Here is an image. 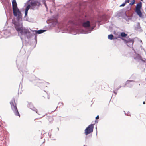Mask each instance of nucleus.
I'll return each instance as SVG.
<instances>
[{"label": "nucleus", "mask_w": 146, "mask_h": 146, "mask_svg": "<svg viewBox=\"0 0 146 146\" xmlns=\"http://www.w3.org/2000/svg\"><path fill=\"white\" fill-rule=\"evenodd\" d=\"M98 21L92 19L90 20L86 18L83 19L81 22V25L84 29L76 27V23L72 20H69L65 26L63 25L64 29L67 31L74 32L73 34H88L90 33L96 26Z\"/></svg>", "instance_id": "f257e3e1"}, {"label": "nucleus", "mask_w": 146, "mask_h": 146, "mask_svg": "<svg viewBox=\"0 0 146 146\" xmlns=\"http://www.w3.org/2000/svg\"><path fill=\"white\" fill-rule=\"evenodd\" d=\"M99 0H89L87 1H78L73 8L72 5L70 3H68L64 7L66 8H70L75 15H79L83 14L84 9L87 7L90 8L95 7L97 5Z\"/></svg>", "instance_id": "f03ea898"}, {"label": "nucleus", "mask_w": 146, "mask_h": 146, "mask_svg": "<svg viewBox=\"0 0 146 146\" xmlns=\"http://www.w3.org/2000/svg\"><path fill=\"white\" fill-rule=\"evenodd\" d=\"M13 13L16 19H12V23L15 25L16 24L22 22V14L21 11L18 7L16 0H12V1Z\"/></svg>", "instance_id": "7ed1b4c3"}, {"label": "nucleus", "mask_w": 146, "mask_h": 146, "mask_svg": "<svg viewBox=\"0 0 146 146\" xmlns=\"http://www.w3.org/2000/svg\"><path fill=\"white\" fill-rule=\"evenodd\" d=\"M14 26L16 30L18 33H20L22 35L27 37L28 39L31 38V33L28 29L23 27L22 22L16 24Z\"/></svg>", "instance_id": "20e7f679"}, {"label": "nucleus", "mask_w": 146, "mask_h": 146, "mask_svg": "<svg viewBox=\"0 0 146 146\" xmlns=\"http://www.w3.org/2000/svg\"><path fill=\"white\" fill-rule=\"evenodd\" d=\"M29 5L31 6V9L33 10H38L40 6H42L40 1L38 0H28Z\"/></svg>", "instance_id": "39448f33"}, {"label": "nucleus", "mask_w": 146, "mask_h": 146, "mask_svg": "<svg viewBox=\"0 0 146 146\" xmlns=\"http://www.w3.org/2000/svg\"><path fill=\"white\" fill-rule=\"evenodd\" d=\"M10 103L12 110L13 111L15 115L16 116H19L20 117V115L17 110L14 98H13L10 101Z\"/></svg>", "instance_id": "423d86ee"}, {"label": "nucleus", "mask_w": 146, "mask_h": 146, "mask_svg": "<svg viewBox=\"0 0 146 146\" xmlns=\"http://www.w3.org/2000/svg\"><path fill=\"white\" fill-rule=\"evenodd\" d=\"M94 124H92L89 125L86 127L84 131V133L86 135L85 138L86 141H88V137L87 136L88 134L92 133L93 131Z\"/></svg>", "instance_id": "0eeeda50"}, {"label": "nucleus", "mask_w": 146, "mask_h": 146, "mask_svg": "<svg viewBox=\"0 0 146 146\" xmlns=\"http://www.w3.org/2000/svg\"><path fill=\"white\" fill-rule=\"evenodd\" d=\"M142 7V5L141 2H140L137 4L136 7L135 12L140 17H142V13L141 11Z\"/></svg>", "instance_id": "6e6552de"}, {"label": "nucleus", "mask_w": 146, "mask_h": 146, "mask_svg": "<svg viewBox=\"0 0 146 146\" xmlns=\"http://www.w3.org/2000/svg\"><path fill=\"white\" fill-rule=\"evenodd\" d=\"M121 39L123 40L127 46L131 47L134 42V40L133 39H131L129 38L127 39H126L123 38H121Z\"/></svg>", "instance_id": "1a4fd4ad"}, {"label": "nucleus", "mask_w": 146, "mask_h": 146, "mask_svg": "<svg viewBox=\"0 0 146 146\" xmlns=\"http://www.w3.org/2000/svg\"><path fill=\"white\" fill-rule=\"evenodd\" d=\"M58 15H53L51 17L50 19L51 22H52V24L54 26L58 23Z\"/></svg>", "instance_id": "9d476101"}, {"label": "nucleus", "mask_w": 146, "mask_h": 146, "mask_svg": "<svg viewBox=\"0 0 146 146\" xmlns=\"http://www.w3.org/2000/svg\"><path fill=\"white\" fill-rule=\"evenodd\" d=\"M134 58L137 61L139 62L141 60L142 57L139 54L135 53L134 55Z\"/></svg>", "instance_id": "9b49d317"}, {"label": "nucleus", "mask_w": 146, "mask_h": 146, "mask_svg": "<svg viewBox=\"0 0 146 146\" xmlns=\"http://www.w3.org/2000/svg\"><path fill=\"white\" fill-rule=\"evenodd\" d=\"M27 106L30 109H31L33 111L36 112L39 115L36 109L33 107V104L32 103H29Z\"/></svg>", "instance_id": "f8f14e48"}, {"label": "nucleus", "mask_w": 146, "mask_h": 146, "mask_svg": "<svg viewBox=\"0 0 146 146\" xmlns=\"http://www.w3.org/2000/svg\"><path fill=\"white\" fill-rule=\"evenodd\" d=\"M46 31V30L44 29H40L38 30H35L33 31V32H34L36 34H41Z\"/></svg>", "instance_id": "ddd939ff"}, {"label": "nucleus", "mask_w": 146, "mask_h": 146, "mask_svg": "<svg viewBox=\"0 0 146 146\" xmlns=\"http://www.w3.org/2000/svg\"><path fill=\"white\" fill-rule=\"evenodd\" d=\"M134 29L136 31H140L141 29V27L140 26V23L139 22H138L136 25H135L134 27Z\"/></svg>", "instance_id": "4468645a"}, {"label": "nucleus", "mask_w": 146, "mask_h": 146, "mask_svg": "<svg viewBox=\"0 0 146 146\" xmlns=\"http://www.w3.org/2000/svg\"><path fill=\"white\" fill-rule=\"evenodd\" d=\"M108 39L110 40H114L117 39L116 38H115L114 35L112 34L109 35H108Z\"/></svg>", "instance_id": "2eb2a0df"}, {"label": "nucleus", "mask_w": 146, "mask_h": 146, "mask_svg": "<svg viewBox=\"0 0 146 146\" xmlns=\"http://www.w3.org/2000/svg\"><path fill=\"white\" fill-rule=\"evenodd\" d=\"M127 34L125 33L124 32H122L121 33L120 35H119V37L121 39V38L120 37H125L127 36Z\"/></svg>", "instance_id": "dca6fc26"}, {"label": "nucleus", "mask_w": 146, "mask_h": 146, "mask_svg": "<svg viewBox=\"0 0 146 146\" xmlns=\"http://www.w3.org/2000/svg\"><path fill=\"white\" fill-rule=\"evenodd\" d=\"M31 9V6L30 5H29V3L28 5L25 7V11H28L29 9Z\"/></svg>", "instance_id": "f3484780"}, {"label": "nucleus", "mask_w": 146, "mask_h": 146, "mask_svg": "<svg viewBox=\"0 0 146 146\" xmlns=\"http://www.w3.org/2000/svg\"><path fill=\"white\" fill-rule=\"evenodd\" d=\"M135 0H132L131 2L129 3V5H132L133 4L135 3Z\"/></svg>", "instance_id": "a211bd4d"}, {"label": "nucleus", "mask_w": 146, "mask_h": 146, "mask_svg": "<svg viewBox=\"0 0 146 146\" xmlns=\"http://www.w3.org/2000/svg\"><path fill=\"white\" fill-rule=\"evenodd\" d=\"M47 119H48V121L50 122L51 121H52L53 119L51 117H47Z\"/></svg>", "instance_id": "6ab92c4d"}, {"label": "nucleus", "mask_w": 146, "mask_h": 146, "mask_svg": "<svg viewBox=\"0 0 146 146\" xmlns=\"http://www.w3.org/2000/svg\"><path fill=\"white\" fill-rule=\"evenodd\" d=\"M134 81H133V80H127V81L126 82L125 85L124 86V87H125L126 85L128 84H129V82H133Z\"/></svg>", "instance_id": "aec40b11"}, {"label": "nucleus", "mask_w": 146, "mask_h": 146, "mask_svg": "<svg viewBox=\"0 0 146 146\" xmlns=\"http://www.w3.org/2000/svg\"><path fill=\"white\" fill-rule=\"evenodd\" d=\"M49 84L48 82H44L42 83V85H44V86H45L46 87H47V85Z\"/></svg>", "instance_id": "412c9836"}, {"label": "nucleus", "mask_w": 146, "mask_h": 146, "mask_svg": "<svg viewBox=\"0 0 146 146\" xmlns=\"http://www.w3.org/2000/svg\"><path fill=\"white\" fill-rule=\"evenodd\" d=\"M28 13V11H25L24 18H26V17L27 16Z\"/></svg>", "instance_id": "4be33fe9"}, {"label": "nucleus", "mask_w": 146, "mask_h": 146, "mask_svg": "<svg viewBox=\"0 0 146 146\" xmlns=\"http://www.w3.org/2000/svg\"><path fill=\"white\" fill-rule=\"evenodd\" d=\"M37 36L36 34L35 35L34 39L36 41V44L37 42Z\"/></svg>", "instance_id": "5701e85b"}, {"label": "nucleus", "mask_w": 146, "mask_h": 146, "mask_svg": "<svg viewBox=\"0 0 146 146\" xmlns=\"http://www.w3.org/2000/svg\"><path fill=\"white\" fill-rule=\"evenodd\" d=\"M124 112L125 113V111H124ZM125 115H127V116H131V115L130 114V112L129 111H128L127 112V113H125Z\"/></svg>", "instance_id": "b1692460"}, {"label": "nucleus", "mask_w": 146, "mask_h": 146, "mask_svg": "<svg viewBox=\"0 0 146 146\" xmlns=\"http://www.w3.org/2000/svg\"><path fill=\"white\" fill-rule=\"evenodd\" d=\"M126 5L125 3V2L123 3L122 4H121L120 6V7H124Z\"/></svg>", "instance_id": "393cba45"}, {"label": "nucleus", "mask_w": 146, "mask_h": 146, "mask_svg": "<svg viewBox=\"0 0 146 146\" xmlns=\"http://www.w3.org/2000/svg\"><path fill=\"white\" fill-rule=\"evenodd\" d=\"M25 64H21V66L23 65V66H25L27 64V62H25Z\"/></svg>", "instance_id": "a878e982"}, {"label": "nucleus", "mask_w": 146, "mask_h": 146, "mask_svg": "<svg viewBox=\"0 0 146 146\" xmlns=\"http://www.w3.org/2000/svg\"><path fill=\"white\" fill-rule=\"evenodd\" d=\"M133 84H129V85H128L127 86V87H132L133 86Z\"/></svg>", "instance_id": "bb28decb"}, {"label": "nucleus", "mask_w": 146, "mask_h": 146, "mask_svg": "<svg viewBox=\"0 0 146 146\" xmlns=\"http://www.w3.org/2000/svg\"><path fill=\"white\" fill-rule=\"evenodd\" d=\"M63 103L62 102H59L58 104V105L60 106H61L62 105H63Z\"/></svg>", "instance_id": "cd10ccee"}, {"label": "nucleus", "mask_w": 146, "mask_h": 146, "mask_svg": "<svg viewBox=\"0 0 146 146\" xmlns=\"http://www.w3.org/2000/svg\"><path fill=\"white\" fill-rule=\"evenodd\" d=\"M25 20L27 21H29V18L28 17V16H27L26 18H25Z\"/></svg>", "instance_id": "c85d7f7f"}, {"label": "nucleus", "mask_w": 146, "mask_h": 146, "mask_svg": "<svg viewBox=\"0 0 146 146\" xmlns=\"http://www.w3.org/2000/svg\"><path fill=\"white\" fill-rule=\"evenodd\" d=\"M130 0H125V3H128L129 2Z\"/></svg>", "instance_id": "c756f323"}, {"label": "nucleus", "mask_w": 146, "mask_h": 146, "mask_svg": "<svg viewBox=\"0 0 146 146\" xmlns=\"http://www.w3.org/2000/svg\"><path fill=\"white\" fill-rule=\"evenodd\" d=\"M99 119V116L98 115L95 118L96 119Z\"/></svg>", "instance_id": "7c9ffc66"}, {"label": "nucleus", "mask_w": 146, "mask_h": 146, "mask_svg": "<svg viewBox=\"0 0 146 146\" xmlns=\"http://www.w3.org/2000/svg\"><path fill=\"white\" fill-rule=\"evenodd\" d=\"M140 60L141 61L143 62H145V60H143L142 59V58H141V60Z\"/></svg>", "instance_id": "2f4dec72"}, {"label": "nucleus", "mask_w": 146, "mask_h": 146, "mask_svg": "<svg viewBox=\"0 0 146 146\" xmlns=\"http://www.w3.org/2000/svg\"><path fill=\"white\" fill-rule=\"evenodd\" d=\"M121 86H119V88H116V90H118L120 88H121Z\"/></svg>", "instance_id": "473e14b6"}, {"label": "nucleus", "mask_w": 146, "mask_h": 146, "mask_svg": "<svg viewBox=\"0 0 146 146\" xmlns=\"http://www.w3.org/2000/svg\"><path fill=\"white\" fill-rule=\"evenodd\" d=\"M51 135H52L51 133L50 134L49 133H48V135L50 137V138L51 137Z\"/></svg>", "instance_id": "72a5a7b5"}, {"label": "nucleus", "mask_w": 146, "mask_h": 146, "mask_svg": "<svg viewBox=\"0 0 146 146\" xmlns=\"http://www.w3.org/2000/svg\"><path fill=\"white\" fill-rule=\"evenodd\" d=\"M113 92L115 94V95L117 94V92H115V91H113Z\"/></svg>", "instance_id": "f704fd0d"}, {"label": "nucleus", "mask_w": 146, "mask_h": 146, "mask_svg": "<svg viewBox=\"0 0 146 146\" xmlns=\"http://www.w3.org/2000/svg\"><path fill=\"white\" fill-rule=\"evenodd\" d=\"M47 98L48 99H50V96H48Z\"/></svg>", "instance_id": "c9c22d12"}, {"label": "nucleus", "mask_w": 146, "mask_h": 146, "mask_svg": "<svg viewBox=\"0 0 146 146\" xmlns=\"http://www.w3.org/2000/svg\"><path fill=\"white\" fill-rule=\"evenodd\" d=\"M46 10L47 11H48V7H47V8H46Z\"/></svg>", "instance_id": "e433bc0d"}, {"label": "nucleus", "mask_w": 146, "mask_h": 146, "mask_svg": "<svg viewBox=\"0 0 146 146\" xmlns=\"http://www.w3.org/2000/svg\"><path fill=\"white\" fill-rule=\"evenodd\" d=\"M22 72H23L22 76L24 75V74L23 71H22Z\"/></svg>", "instance_id": "4c0bfd02"}, {"label": "nucleus", "mask_w": 146, "mask_h": 146, "mask_svg": "<svg viewBox=\"0 0 146 146\" xmlns=\"http://www.w3.org/2000/svg\"><path fill=\"white\" fill-rule=\"evenodd\" d=\"M55 0H52V1H53V2L54 3H55Z\"/></svg>", "instance_id": "58836bf2"}, {"label": "nucleus", "mask_w": 146, "mask_h": 146, "mask_svg": "<svg viewBox=\"0 0 146 146\" xmlns=\"http://www.w3.org/2000/svg\"><path fill=\"white\" fill-rule=\"evenodd\" d=\"M145 104V102L143 101V104Z\"/></svg>", "instance_id": "ea45409f"}, {"label": "nucleus", "mask_w": 146, "mask_h": 146, "mask_svg": "<svg viewBox=\"0 0 146 146\" xmlns=\"http://www.w3.org/2000/svg\"><path fill=\"white\" fill-rule=\"evenodd\" d=\"M57 129H58V131H59V128H58V127H57Z\"/></svg>", "instance_id": "a19ab883"}, {"label": "nucleus", "mask_w": 146, "mask_h": 146, "mask_svg": "<svg viewBox=\"0 0 146 146\" xmlns=\"http://www.w3.org/2000/svg\"><path fill=\"white\" fill-rule=\"evenodd\" d=\"M20 38H21V39H22V38L21 37Z\"/></svg>", "instance_id": "79ce46f5"}, {"label": "nucleus", "mask_w": 146, "mask_h": 146, "mask_svg": "<svg viewBox=\"0 0 146 146\" xmlns=\"http://www.w3.org/2000/svg\"><path fill=\"white\" fill-rule=\"evenodd\" d=\"M142 42V40H141V41H140V42Z\"/></svg>", "instance_id": "37998d69"}, {"label": "nucleus", "mask_w": 146, "mask_h": 146, "mask_svg": "<svg viewBox=\"0 0 146 146\" xmlns=\"http://www.w3.org/2000/svg\"><path fill=\"white\" fill-rule=\"evenodd\" d=\"M52 129L51 130V131H52Z\"/></svg>", "instance_id": "c03bdc74"}, {"label": "nucleus", "mask_w": 146, "mask_h": 146, "mask_svg": "<svg viewBox=\"0 0 146 146\" xmlns=\"http://www.w3.org/2000/svg\"><path fill=\"white\" fill-rule=\"evenodd\" d=\"M141 0V1H143V0Z\"/></svg>", "instance_id": "a18cd8bd"}, {"label": "nucleus", "mask_w": 146, "mask_h": 146, "mask_svg": "<svg viewBox=\"0 0 146 146\" xmlns=\"http://www.w3.org/2000/svg\"><path fill=\"white\" fill-rule=\"evenodd\" d=\"M23 78H22V80H23Z\"/></svg>", "instance_id": "49530a36"}, {"label": "nucleus", "mask_w": 146, "mask_h": 146, "mask_svg": "<svg viewBox=\"0 0 146 146\" xmlns=\"http://www.w3.org/2000/svg\"><path fill=\"white\" fill-rule=\"evenodd\" d=\"M84 146H85V145H84Z\"/></svg>", "instance_id": "de8ad7c7"}, {"label": "nucleus", "mask_w": 146, "mask_h": 146, "mask_svg": "<svg viewBox=\"0 0 146 146\" xmlns=\"http://www.w3.org/2000/svg\"><path fill=\"white\" fill-rule=\"evenodd\" d=\"M1 126V125H0V126Z\"/></svg>", "instance_id": "09e8293b"}]
</instances>
